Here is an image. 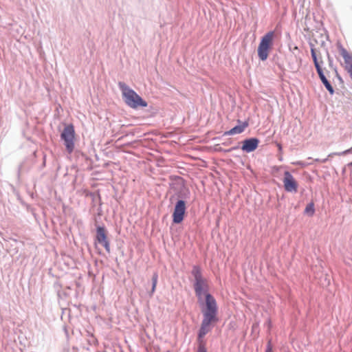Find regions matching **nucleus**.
I'll return each instance as SVG.
<instances>
[{
	"label": "nucleus",
	"instance_id": "1",
	"mask_svg": "<svg viewBox=\"0 0 352 352\" xmlns=\"http://www.w3.org/2000/svg\"><path fill=\"white\" fill-rule=\"evenodd\" d=\"M191 274L194 278L193 289L201 308L203 319L197 332L198 347L197 352H207L204 336L210 331L212 326L219 320L218 305L215 298L210 293L207 280L202 276L199 265L192 266Z\"/></svg>",
	"mask_w": 352,
	"mask_h": 352
},
{
	"label": "nucleus",
	"instance_id": "27",
	"mask_svg": "<svg viewBox=\"0 0 352 352\" xmlns=\"http://www.w3.org/2000/svg\"><path fill=\"white\" fill-rule=\"evenodd\" d=\"M274 168V169H275L276 170H278V167H277V166H274V168Z\"/></svg>",
	"mask_w": 352,
	"mask_h": 352
},
{
	"label": "nucleus",
	"instance_id": "3",
	"mask_svg": "<svg viewBox=\"0 0 352 352\" xmlns=\"http://www.w3.org/2000/svg\"><path fill=\"white\" fill-rule=\"evenodd\" d=\"M118 86L122 91L123 100L127 106L133 109L148 106L147 102L126 84L123 82H119Z\"/></svg>",
	"mask_w": 352,
	"mask_h": 352
},
{
	"label": "nucleus",
	"instance_id": "21",
	"mask_svg": "<svg viewBox=\"0 0 352 352\" xmlns=\"http://www.w3.org/2000/svg\"><path fill=\"white\" fill-rule=\"evenodd\" d=\"M272 340H269L266 345L265 352H272Z\"/></svg>",
	"mask_w": 352,
	"mask_h": 352
},
{
	"label": "nucleus",
	"instance_id": "14",
	"mask_svg": "<svg viewBox=\"0 0 352 352\" xmlns=\"http://www.w3.org/2000/svg\"><path fill=\"white\" fill-rule=\"evenodd\" d=\"M309 46H310V52H311V56L314 62V64L316 63H319L320 60L318 58L316 50L314 47V45L312 42H309Z\"/></svg>",
	"mask_w": 352,
	"mask_h": 352
},
{
	"label": "nucleus",
	"instance_id": "22",
	"mask_svg": "<svg viewBox=\"0 0 352 352\" xmlns=\"http://www.w3.org/2000/svg\"><path fill=\"white\" fill-rule=\"evenodd\" d=\"M241 148V146H239V145L238 146H233V147H231L230 148L226 150V152H231L232 151H234V150H237L239 148Z\"/></svg>",
	"mask_w": 352,
	"mask_h": 352
},
{
	"label": "nucleus",
	"instance_id": "24",
	"mask_svg": "<svg viewBox=\"0 0 352 352\" xmlns=\"http://www.w3.org/2000/svg\"><path fill=\"white\" fill-rule=\"evenodd\" d=\"M334 69H335V71H336L337 78H338V80H339L340 81H341V82H342V77L339 75V74L338 73L337 69H336V67H334Z\"/></svg>",
	"mask_w": 352,
	"mask_h": 352
},
{
	"label": "nucleus",
	"instance_id": "7",
	"mask_svg": "<svg viewBox=\"0 0 352 352\" xmlns=\"http://www.w3.org/2000/svg\"><path fill=\"white\" fill-rule=\"evenodd\" d=\"M283 182L286 192H296L298 191V184L289 171L284 172Z\"/></svg>",
	"mask_w": 352,
	"mask_h": 352
},
{
	"label": "nucleus",
	"instance_id": "20",
	"mask_svg": "<svg viewBox=\"0 0 352 352\" xmlns=\"http://www.w3.org/2000/svg\"><path fill=\"white\" fill-rule=\"evenodd\" d=\"M326 52H327V59H328L329 66L331 68H333V58L330 56L327 49H326Z\"/></svg>",
	"mask_w": 352,
	"mask_h": 352
},
{
	"label": "nucleus",
	"instance_id": "13",
	"mask_svg": "<svg viewBox=\"0 0 352 352\" xmlns=\"http://www.w3.org/2000/svg\"><path fill=\"white\" fill-rule=\"evenodd\" d=\"M304 212L309 217H311L314 215V214L315 212V208H314V204L313 201H311L306 206Z\"/></svg>",
	"mask_w": 352,
	"mask_h": 352
},
{
	"label": "nucleus",
	"instance_id": "12",
	"mask_svg": "<svg viewBox=\"0 0 352 352\" xmlns=\"http://www.w3.org/2000/svg\"><path fill=\"white\" fill-rule=\"evenodd\" d=\"M28 162V160H25L19 165L18 169H17V179H20L21 175L23 172H28L29 170L30 166L27 165Z\"/></svg>",
	"mask_w": 352,
	"mask_h": 352
},
{
	"label": "nucleus",
	"instance_id": "8",
	"mask_svg": "<svg viewBox=\"0 0 352 352\" xmlns=\"http://www.w3.org/2000/svg\"><path fill=\"white\" fill-rule=\"evenodd\" d=\"M259 143V139L256 137L248 138L240 142L241 149L245 153H250L256 150Z\"/></svg>",
	"mask_w": 352,
	"mask_h": 352
},
{
	"label": "nucleus",
	"instance_id": "26",
	"mask_svg": "<svg viewBox=\"0 0 352 352\" xmlns=\"http://www.w3.org/2000/svg\"><path fill=\"white\" fill-rule=\"evenodd\" d=\"M320 160H321V159L316 158V159L314 160V162H320Z\"/></svg>",
	"mask_w": 352,
	"mask_h": 352
},
{
	"label": "nucleus",
	"instance_id": "17",
	"mask_svg": "<svg viewBox=\"0 0 352 352\" xmlns=\"http://www.w3.org/2000/svg\"><path fill=\"white\" fill-rule=\"evenodd\" d=\"M352 153V146L349 148V149H346L344 151H342V152H333V153H331L329 154V157H333V156H342V155H347V154H350Z\"/></svg>",
	"mask_w": 352,
	"mask_h": 352
},
{
	"label": "nucleus",
	"instance_id": "15",
	"mask_svg": "<svg viewBox=\"0 0 352 352\" xmlns=\"http://www.w3.org/2000/svg\"><path fill=\"white\" fill-rule=\"evenodd\" d=\"M151 280H152V287H151V291L150 292V296H152L153 294V293L155 292V289H156V285H157V280H158V274L157 272H154L153 276H152V278H151Z\"/></svg>",
	"mask_w": 352,
	"mask_h": 352
},
{
	"label": "nucleus",
	"instance_id": "25",
	"mask_svg": "<svg viewBox=\"0 0 352 352\" xmlns=\"http://www.w3.org/2000/svg\"><path fill=\"white\" fill-rule=\"evenodd\" d=\"M330 157H329V155H328L326 158L321 159L320 162H321V163H326L327 162H328V161H329V159Z\"/></svg>",
	"mask_w": 352,
	"mask_h": 352
},
{
	"label": "nucleus",
	"instance_id": "9",
	"mask_svg": "<svg viewBox=\"0 0 352 352\" xmlns=\"http://www.w3.org/2000/svg\"><path fill=\"white\" fill-rule=\"evenodd\" d=\"M238 124L232 128L231 129L225 131L223 133V136H228V135H234L236 134H240L244 131L246 127L248 126L249 122L245 120L244 122L241 121L240 120H237Z\"/></svg>",
	"mask_w": 352,
	"mask_h": 352
},
{
	"label": "nucleus",
	"instance_id": "6",
	"mask_svg": "<svg viewBox=\"0 0 352 352\" xmlns=\"http://www.w3.org/2000/svg\"><path fill=\"white\" fill-rule=\"evenodd\" d=\"M107 234V230L104 226H96L94 241L95 244H100L104 247L108 253H110V241L108 239Z\"/></svg>",
	"mask_w": 352,
	"mask_h": 352
},
{
	"label": "nucleus",
	"instance_id": "16",
	"mask_svg": "<svg viewBox=\"0 0 352 352\" xmlns=\"http://www.w3.org/2000/svg\"><path fill=\"white\" fill-rule=\"evenodd\" d=\"M352 153V146L349 148V149H346L344 151H342V152H333V153H331L329 154V157H333V156H342V155H347V154H350Z\"/></svg>",
	"mask_w": 352,
	"mask_h": 352
},
{
	"label": "nucleus",
	"instance_id": "23",
	"mask_svg": "<svg viewBox=\"0 0 352 352\" xmlns=\"http://www.w3.org/2000/svg\"><path fill=\"white\" fill-rule=\"evenodd\" d=\"M320 45L322 47L324 48L325 50L327 49V48H326V41H324V40H321V41H320Z\"/></svg>",
	"mask_w": 352,
	"mask_h": 352
},
{
	"label": "nucleus",
	"instance_id": "11",
	"mask_svg": "<svg viewBox=\"0 0 352 352\" xmlns=\"http://www.w3.org/2000/svg\"><path fill=\"white\" fill-rule=\"evenodd\" d=\"M318 77L320 79V80H321L322 83L323 84V85L325 87V88L329 91V93L331 95H333V94L335 92L334 89H333V86L331 85V82L327 78V77L324 75V74L319 75Z\"/></svg>",
	"mask_w": 352,
	"mask_h": 352
},
{
	"label": "nucleus",
	"instance_id": "10",
	"mask_svg": "<svg viewBox=\"0 0 352 352\" xmlns=\"http://www.w3.org/2000/svg\"><path fill=\"white\" fill-rule=\"evenodd\" d=\"M338 49L340 52V55L344 58V63H346V69L348 67H352V53H349L341 44H338Z\"/></svg>",
	"mask_w": 352,
	"mask_h": 352
},
{
	"label": "nucleus",
	"instance_id": "19",
	"mask_svg": "<svg viewBox=\"0 0 352 352\" xmlns=\"http://www.w3.org/2000/svg\"><path fill=\"white\" fill-rule=\"evenodd\" d=\"M322 65H323L322 60H320L319 63H314V66H315L316 70L318 76L321 75L322 74H324V71H323V68H322Z\"/></svg>",
	"mask_w": 352,
	"mask_h": 352
},
{
	"label": "nucleus",
	"instance_id": "5",
	"mask_svg": "<svg viewBox=\"0 0 352 352\" xmlns=\"http://www.w3.org/2000/svg\"><path fill=\"white\" fill-rule=\"evenodd\" d=\"M60 139L64 142L67 151L72 153L74 149L75 130L72 124L65 126L60 133Z\"/></svg>",
	"mask_w": 352,
	"mask_h": 352
},
{
	"label": "nucleus",
	"instance_id": "4",
	"mask_svg": "<svg viewBox=\"0 0 352 352\" xmlns=\"http://www.w3.org/2000/svg\"><path fill=\"white\" fill-rule=\"evenodd\" d=\"M276 34L274 30H270L261 36L258 48V58L261 61H265L273 49Z\"/></svg>",
	"mask_w": 352,
	"mask_h": 352
},
{
	"label": "nucleus",
	"instance_id": "2",
	"mask_svg": "<svg viewBox=\"0 0 352 352\" xmlns=\"http://www.w3.org/2000/svg\"><path fill=\"white\" fill-rule=\"evenodd\" d=\"M190 194V190L185 186H183L177 194L179 199L175 202L173 208L172 213L173 223L179 224L184 220L187 210L185 199L189 198Z\"/></svg>",
	"mask_w": 352,
	"mask_h": 352
},
{
	"label": "nucleus",
	"instance_id": "18",
	"mask_svg": "<svg viewBox=\"0 0 352 352\" xmlns=\"http://www.w3.org/2000/svg\"><path fill=\"white\" fill-rule=\"evenodd\" d=\"M352 153V146L349 148V149H346L344 151H342V152H333V153H331L329 154V157H333V156H342V155H347V154H350Z\"/></svg>",
	"mask_w": 352,
	"mask_h": 352
}]
</instances>
